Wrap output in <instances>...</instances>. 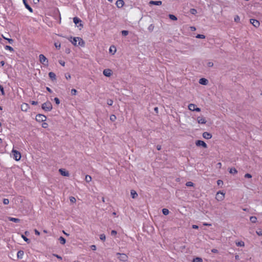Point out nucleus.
<instances>
[{"label":"nucleus","mask_w":262,"mask_h":262,"mask_svg":"<svg viewBox=\"0 0 262 262\" xmlns=\"http://www.w3.org/2000/svg\"><path fill=\"white\" fill-rule=\"evenodd\" d=\"M41 108L45 111H51L52 109V103L50 101H47L42 104Z\"/></svg>","instance_id":"nucleus-1"},{"label":"nucleus","mask_w":262,"mask_h":262,"mask_svg":"<svg viewBox=\"0 0 262 262\" xmlns=\"http://www.w3.org/2000/svg\"><path fill=\"white\" fill-rule=\"evenodd\" d=\"M116 255L118 256V258L120 261L126 262L128 260V256L125 253H117Z\"/></svg>","instance_id":"nucleus-2"},{"label":"nucleus","mask_w":262,"mask_h":262,"mask_svg":"<svg viewBox=\"0 0 262 262\" xmlns=\"http://www.w3.org/2000/svg\"><path fill=\"white\" fill-rule=\"evenodd\" d=\"M12 154L14 159H15L17 161L20 160L21 158V155L18 151L13 149L12 150Z\"/></svg>","instance_id":"nucleus-3"},{"label":"nucleus","mask_w":262,"mask_h":262,"mask_svg":"<svg viewBox=\"0 0 262 262\" xmlns=\"http://www.w3.org/2000/svg\"><path fill=\"white\" fill-rule=\"evenodd\" d=\"M39 59L40 62L45 66H48V60L47 58L43 55L40 54L39 55Z\"/></svg>","instance_id":"nucleus-4"},{"label":"nucleus","mask_w":262,"mask_h":262,"mask_svg":"<svg viewBox=\"0 0 262 262\" xmlns=\"http://www.w3.org/2000/svg\"><path fill=\"white\" fill-rule=\"evenodd\" d=\"M47 117L42 114H37L36 116V120L37 122H41L46 120Z\"/></svg>","instance_id":"nucleus-5"},{"label":"nucleus","mask_w":262,"mask_h":262,"mask_svg":"<svg viewBox=\"0 0 262 262\" xmlns=\"http://www.w3.org/2000/svg\"><path fill=\"white\" fill-rule=\"evenodd\" d=\"M224 198H225V193H224L222 192L221 191H219L217 192V193L216 194L215 198L218 201H221L223 200Z\"/></svg>","instance_id":"nucleus-6"},{"label":"nucleus","mask_w":262,"mask_h":262,"mask_svg":"<svg viewBox=\"0 0 262 262\" xmlns=\"http://www.w3.org/2000/svg\"><path fill=\"white\" fill-rule=\"evenodd\" d=\"M195 145L197 146H202L205 148H207V144L202 140H196L195 141Z\"/></svg>","instance_id":"nucleus-7"},{"label":"nucleus","mask_w":262,"mask_h":262,"mask_svg":"<svg viewBox=\"0 0 262 262\" xmlns=\"http://www.w3.org/2000/svg\"><path fill=\"white\" fill-rule=\"evenodd\" d=\"M250 23L253 25L255 27L257 28L259 26L260 23L258 20L255 19H250Z\"/></svg>","instance_id":"nucleus-8"},{"label":"nucleus","mask_w":262,"mask_h":262,"mask_svg":"<svg viewBox=\"0 0 262 262\" xmlns=\"http://www.w3.org/2000/svg\"><path fill=\"white\" fill-rule=\"evenodd\" d=\"M103 74L106 77H110L112 75V71L109 69H104L103 71Z\"/></svg>","instance_id":"nucleus-9"},{"label":"nucleus","mask_w":262,"mask_h":262,"mask_svg":"<svg viewBox=\"0 0 262 262\" xmlns=\"http://www.w3.org/2000/svg\"><path fill=\"white\" fill-rule=\"evenodd\" d=\"M73 22L76 25L79 24V26H83V25L81 24V20L77 17H75L73 18Z\"/></svg>","instance_id":"nucleus-10"},{"label":"nucleus","mask_w":262,"mask_h":262,"mask_svg":"<svg viewBox=\"0 0 262 262\" xmlns=\"http://www.w3.org/2000/svg\"><path fill=\"white\" fill-rule=\"evenodd\" d=\"M116 5L118 8H121L124 6V2L123 0H118L116 3Z\"/></svg>","instance_id":"nucleus-11"},{"label":"nucleus","mask_w":262,"mask_h":262,"mask_svg":"<svg viewBox=\"0 0 262 262\" xmlns=\"http://www.w3.org/2000/svg\"><path fill=\"white\" fill-rule=\"evenodd\" d=\"M197 121L199 124H205L206 122L205 118L202 117H198L197 118Z\"/></svg>","instance_id":"nucleus-12"},{"label":"nucleus","mask_w":262,"mask_h":262,"mask_svg":"<svg viewBox=\"0 0 262 262\" xmlns=\"http://www.w3.org/2000/svg\"><path fill=\"white\" fill-rule=\"evenodd\" d=\"M203 137L206 139H210L212 138V135L208 132H204L203 133Z\"/></svg>","instance_id":"nucleus-13"},{"label":"nucleus","mask_w":262,"mask_h":262,"mask_svg":"<svg viewBox=\"0 0 262 262\" xmlns=\"http://www.w3.org/2000/svg\"><path fill=\"white\" fill-rule=\"evenodd\" d=\"M208 82V80L204 78H202L199 80V83L202 85H207Z\"/></svg>","instance_id":"nucleus-14"},{"label":"nucleus","mask_w":262,"mask_h":262,"mask_svg":"<svg viewBox=\"0 0 262 262\" xmlns=\"http://www.w3.org/2000/svg\"><path fill=\"white\" fill-rule=\"evenodd\" d=\"M59 171L60 174L63 176H69V173L68 171H66L63 169H60Z\"/></svg>","instance_id":"nucleus-15"},{"label":"nucleus","mask_w":262,"mask_h":262,"mask_svg":"<svg viewBox=\"0 0 262 262\" xmlns=\"http://www.w3.org/2000/svg\"><path fill=\"white\" fill-rule=\"evenodd\" d=\"M24 4L26 7V8L31 12H33V9L32 8L28 5L26 0H23Z\"/></svg>","instance_id":"nucleus-16"},{"label":"nucleus","mask_w":262,"mask_h":262,"mask_svg":"<svg viewBox=\"0 0 262 262\" xmlns=\"http://www.w3.org/2000/svg\"><path fill=\"white\" fill-rule=\"evenodd\" d=\"M149 4L160 6V5H162V1H151L149 2Z\"/></svg>","instance_id":"nucleus-17"},{"label":"nucleus","mask_w":262,"mask_h":262,"mask_svg":"<svg viewBox=\"0 0 262 262\" xmlns=\"http://www.w3.org/2000/svg\"><path fill=\"white\" fill-rule=\"evenodd\" d=\"M49 76L52 80H56V75L54 73L51 72L49 73Z\"/></svg>","instance_id":"nucleus-18"},{"label":"nucleus","mask_w":262,"mask_h":262,"mask_svg":"<svg viewBox=\"0 0 262 262\" xmlns=\"http://www.w3.org/2000/svg\"><path fill=\"white\" fill-rule=\"evenodd\" d=\"M8 220H9V221H12L14 223H19L20 221V219H19L18 218H15V217H9Z\"/></svg>","instance_id":"nucleus-19"},{"label":"nucleus","mask_w":262,"mask_h":262,"mask_svg":"<svg viewBox=\"0 0 262 262\" xmlns=\"http://www.w3.org/2000/svg\"><path fill=\"white\" fill-rule=\"evenodd\" d=\"M29 108L28 104L27 103H24L21 106V109L23 111L26 112Z\"/></svg>","instance_id":"nucleus-20"},{"label":"nucleus","mask_w":262,"mask_h":262,"mask_svg":"<svg viewBox=\"0 0 262 262\" xmlns=\"http://www.w3.org/2000/svg\"><path fill=\"white\" fill-rule=\"evenodd\" d=\"M196 107V105L194 104H189L188 105V109L191 111H194V109Z\"/></svg>","instance_id":"nucleus-21"},{"label":"nucleus","mask_w":262,"mask_h":262,"mask_svg":"<svg viewBox=\"0 0 262 262\" xmlns=\"http://www.w3.org/2000/svg\"><path fill=\"white\" fill-rule=\"evenodd\" d=\"M72 40H71V42L74 45V46H77V42L78 41L79 37H73L71 38Z\"/></svg>","instance_id":"nucleus-22"},{"label":"nucleus","mask_w":262,"mask_h":262,"mask_svg":"<svg viewBox=\"0 0 262 262\" xmlns=\"http://www.w3.org/2000/svg\"><path fill=\"white\" fill-rule=\"evenodd\" d=\"M24 251L22 250H19L17 252V258L19 259H21L23 258V256L24 255Z\"/></svg>","instance_id":"nucleus-23"},{"label":"nucleus","mask_w":262,"mask_h":262,"mask_svg":"<svg viewBox=\"0 0 262 262\" xmlns=\"http://www.w3.org/2000/svg\"><path fill=\"white\" fill-rule=\"evenodd\" d=\"M130 194L132 195V197L133 198V199H135L136 198H137L138 196V194L136 192V191H135L134 190H132L130 191Z\"/></svg>","instance_id":"nucleus-24"},{"label":"nucleus","mask_w":262,"mask_h":262,"mask_svg":"<svg viewBox=\"0 0 262 262\" xmlns=\"http://www.w3.org/2000/svg\"><path fill=\"white\" fill-rule=\"evenodd\" d=\"M58 240L59 241L60 244H62V245L65 244L66 242V239L63 237H62V236H60Z\"/></svg>","instance_id":"nucleus-25"},{"label":"nucleus","mask_w":262,"mask_h":262,"mask_svg":"<svg viewBox=\"0 0 262 262\" xmlns=\"http://www.w3.org/2000/svg\"><path fill=\"white\" fill-rule=\"evenodd\" d=\"M236 245L237 246L239 247H244L245 246V243L243 241H239L235 243Z\"/></svg>","instance_id":"nucleus-26"},{"label":"nucleus","mask_w":262,"mask_h":262,"mask_svg":"<svg viewBox=\"0 0 262 262\" xmlns=\"http://www.w3.org/2000/svg\"><path fill=\"white\" fill-rule=\"evenodd\" d=\"M84 43H84V41L81 38L79 37V39L78 40V43L77 46L79 45L81 47H83L84 46Z\"/></svg>","instance_id":"nucleus-27"},{"label":"nucleus","mask_w":262,"mask_h":262,"mask_svg":"<svg viewBox=\"0 0 262 262\" xmlns=\"http://www.w3.org/2000/svg\"><path fill=\"white\" fill-rule=\"evenodd\" d=\"M229 172L234 174L237 173V170L235 168H231L229 170Z\"/></svg>","instance_id":"nucleus-28"},{"label":"nucleus","mask_w":262,"mask_h":262,"mask_svg":"<svg viewBox=\"0 0 262 262\" xmlns=\"http://www.w3.org/2000/svg\"><path fill=\"white\" fill-rule=\"evenodd\" d=\"M5 49L6 50H9L11 52H13L14 49L12 47L10 46L6 45L5 46Z\"/></svg>","instance_id":"nucleus-29"},{"label":"nucleus","mask_w":262,"mask_h":262,"mask_svg":"<svg viewBox=\"0 0 262 262\" xmlns=\"http://www.w3.org/2000/svg\"><path fill=\"white\" fill-rule=\"evenodd\" d=\"M92 180V178L89 175H86L85 176V181L88 182V183H89L90 181H91Z\"/></svg>","instance_id":"nucleus-30"},{"label":"nucleus","mask_w":262,"mask_h":262,"mask_svg":"<svg viewBox=\"0 0 262 262\" xmlns=\"http://www.w3.org/2000/svg\"><path fill=\"white\" fill-rule=\"evenodd\" d=\"M193 262H203V260L201 257H195L193 258Z\"/></svg>","instance_id":"nucleus-31"},{"label":"nucleus","mask_w":262,"mask_h":262,"mask_svg":"<svg viewBox=\"0 0 262 262\" xmlns=\"http://www.w3.org/2000/svg\"><path fill=\"white\" fill-rule=\"evenodd\" d=\"M250 220L252 223H255L257 221V218L255 216H252L250 217Z\"/></svg>","instance_id":"nucleus-32"},{"label":"nucleus","mask_w":262,"mask_h":262,"mask_svg":"<svg viewBox=\"0 0 262 262\" xmlns=\"http://www.w3.org/2000/svg\"><path fill=\"white\" fill-rule=\"evenodd\" d=\"M162 213L164 215H168L169 213V211L168 210V209H166V208H163L162 209Z\"/></svg>","instance_id":"nucleus-33"},{"label":"nucleus","mask_w":262,"mask_h":262,"mask_svg":"<svg viewBox=\"0 0 262 262\" xmlns=\"http://www.w3.org/2000/svg\"><path fill=\"white\" fill-rule=\"evenodd\" d=\"M154 28H155V26L153 24H151L148 27V30L150 32H151L154 29Z\"/></svg>","instance_id":"nucleus-34"},{"label":"nucleus","mask_w":262,"mask_h":262,"mask_svg":"<svg viewBox=\"0 0 262 262\" xmlns=\"http://www.w3.org/2000/svg\"><path fill=\"white\" fill-rule=\"evenodd\" d=\"M169 18L172 20H177V17L173 14H169Z\"/></svg>","instance_id":"nucleus-35"},{"label":"nucleus","mask_w":262,"mask_h":262,"mask_svg":"<svg viewBox=\"0 0 262 262\" xmlns=\"http://www.w3.org/2000/svg\"><path fill=\"white\" fill-rule=\"evenodd\" d=\"M21 237L22 238L24 239V240L27 243H30V239L28 238L26 236H25V235H21Z\"/></svg>","instance_id":"nucleus-36"},{"label":"nucleus","mask_w":262,"mask_h":262,"mask_svg":"<svg viewBox=\"0 0 262 262\" xmlns=\"http://www.w3.org/2000/svg\"><path fill=\"white\" fill-rule=\"evenodd\" d=\"M190 12L191 14L195 15L197 13V10L195 9L191 8L190 10Z\"/></svg>","instance_id":"nucleus-37"},{"label":"nucleus","mask_w":262,"mask_h":262,"mask_svg":"<svg viewBox=\"0 0 262 262\" xmlns=\"http://www.w3.org/2000/svg\"><path fill=\"white\" fill-rule=\"evenodd\" d=\"M116 117L115 115H111L110 116V120L111 121L114 122L116 120Z\"/></svg>","instance_id":"nucleus-38"},{"label":"nucleus","mask_w":262,"mask_h":262,"mask_svg":"<svg viewBox=\"0 0 262 262\" xmlns=\"http://www.w3.org/2000/svg\"><path fill=\"white\" fill-rule=\"evenodd\" d=\"M54 46L56 49H59L60 48V43L59 42H56L54 43Z\"/></svg>","instance_id":"nucleus-39"},{"label":"nucleus","mask_w":262,"mask_h":262,"mask_svg":"<svg viewBox=\"0 0 262 262\" xmlns=\"http://www.w3.org/2000/svg\"><path fill=\"white\" fill-rule=\"evenodd\" d=\"M107 104L110 106L112 105L113 104V100L112 99H107Z\"/></svg>","instance_id":"nucleus-40"},{"label":"nucleus","mask_w":262,"mask_h":262,"mask_svg":"<svg viewBox=\"0 0 262 262\" xmlns=\"http://www.w3.org/2000/svg\"><path fill=\"white\" fill-rule=\"evenodd\" d=\"M105 235L104 234H101L100 235V239L102 241H104L105 240Z\"/></svg>","instance_id":"nucleus-41"},{"label":"nucleus","mask_w":262,"mask_h":262,"mask_svg":"<svg viewBox=\"0 0 262 262\" xmlns=\"http://www.w3.org/2000/svg\"><path fill=\"white\" fill-rule=\"evenodd\" d=\"M196 38H201V39H204L205 38V36L203 34H198L196 36Z\"/></svg>","instance_id":"nucleus-42"},{"label":"nucleus","mask_w":262,"mask_h":262,"mask_svg":"<svg viewBox=\"0 0 262 262\" xmlns=\"http://www.w3.org/2000/svg\"><path fill=\"white\" fill-rule=\"evenodd\" d=\"M121 33L123 36H125L128 34V31L126 30H123L122 31Z\"/></svg>","instance_id":"nucleus-43"},{"label":"nucleus","mask_w":262,"mask_h":262,"mask_svg":"<svg viewBox=\"0 0 262 262\" xmlns=\"http://www.w3.org/2000/svg\"><path fill=\"white\" fill-rule=\"evenodd\" d=\"M193 183L192 182L189 181L186 182V185L188 187H191L193 186Z\"/></svg>","instance_id":"nucleus-44"},{"label":"nucleus","mask_w":262,"mask_h":262,"mask_svg":"<svg viewBox=\"0 0 262 262\" xmlns=\"http://www.w3.org/2000/svg\"><path fill=\"white\" fill-rule=\"evenodd\" d=\"M0 91L1 92V93H2V95H5V92H4V88H3V86L2 85H0Z\"/></svg>","instance_id":"nucleus-45"},{"label":"nucleus","mask_w":262,"mask_h":262,"mask_svg":"<svg viewBox=\"0 0 262 262\" xmlns=\"http://www.w3.org/2000/svg\"><path fill=\"white\" fill-rule=\"evenodd\" d=\"M3 202L5 205H8L9 203V201L8 199H4Z\"/></svg>","instance_id":"nucleus-46"},{"label":"nucleus","mask_w":262,"mask_h":262,"mask_svg":"<svg viewBox=\"0 0 262 262\" xmlns=\"http://www.w3.org/2000/svg\"><path fill=\"white\" fill-rule=\"evenodd\" d=\"M217 184L219 186H222L223 185V181L221 180H218L217 181Z\"/></svg>","instance_id":"nucleus-47"},{"label":"nucleus","mask_w":262,"mask_h":262,"mask_svg":"<svg viewBox=\"0 0 262 262\" xmlns=\"http://www.w3.org/2000/svg\"><path fill=\"white\" fill-rule=\"evenodd\" d=\"M77 93V90L75 89H73L71 90V94L72 95H76Z\"/></svg>","instance_id":"nucleus-48"},{"label":"nucleus","mask_w":262,"mask_h":262,"mask_svg":"<svg viewBox=\"0 0 262 262\" xmlns=\"http://www.w3.org/2000/svg\"><path fill=\"white\" fill-rule=\"evenodd\" d=\"M41 126L42 127L44 128H46L48 127V124L46 122H43L42 124H41Z\"/></svg>","instance_id":"nucleus-49"},{"label":"nucleus","mask_w":262,"mask_h":262,"mask_svg":"<svg viewBox=\"0 0 262 262\" xmlns=\"http://www.w3.org/2000/svg\"><path fill=\"white\" fill-rule=\"evenodd\" d=\"M54 101L55 102L56 104H59L60 103V100L57 97H55L54 99Z\"/></svg>","instance_id":"nucleus-50"},{"label":"nucleus","mask_w":262,"mask_h":262,"mask_svg":"<svg viewBox=\"0 0 262 262\" xmlns=\"http://www.w3.org/2000/svg\"><path fill=\"white\" fill-rule=\"evenodd\" d=\"M240 20V18L238 15H236L234 17V21L235 22H238Z\"/></svg>","instance_id":"nucleus-51"},{"label":"nucleus","mask_w":262,"mask_h":262,"mask_svg":"<svg viewBox=\"0 0 262 262\" xmlns=\"http://www.w3.org/2000/svg\"><path fill=\"white\" fill-rule=\"evenodd\" d=\"M70 200L72 203H75L76 202V199L73 196L70 197Z\"/></svg>","instance_id":"nucleus-52"},{"label":"nucleus","mask_w":262,"mask_h":262,"mask_svg":"<svg viewBox=\"0 0 262 262\" xmlns=\"http://www.w3.org/2000/svg\"><path fill=\"white\" fill-rule=\"evenodd\" d=\"M245 178H252V175L250 173H246L245 174Z\"/></svg>","instance_id":"nucleus-53"},{"label":"nucleus","mask_w":262,"mask_h":262,"mask_svg":"<svg viewBox=\"0 0 262 262\" xmlns=\"http://www.w3.org/2000/svg\"><path fill=\"white\" fill-rule=\"evenodd\" d=\"M117 232L116 230H112V231H111V235L112 236L116 235L117 234Z\"/></svg>","instance_id":"nucleus-54"},{"label":"nucleus","mask_w":262,"mask_h":262,"mask_svg":"<svg viewBox=\"0 0 262 262\" xmlns=\"http://www.w3.org/2000/svg\"><path fill=\"white\" fill-rule=\"evenodd\" d=\"M53 255L54 256H55V257H57L58 259H60V260H61V259H62V257H61L60 256H59V255H57V254H53Z\"/></svg>","instance_id":"nucleus-55"},{"label":"nucleus","mask_w":262,"mask_h":262,"mask_svg":"<svg viewBox=\"0 0 262 262\" xmlns=\"http://www.w3.org/2000/svg\"><path fill=\"white\" fill-rule=\"evenodd\" d=\"M5 38L8 41L9 43L12 44L14 41L11 38Z\"/></svg>","instance_id":"nucleus-56"},{"label":"nucleus","mask_w":262,"mask_h":262,"mask_svg":"<svg viewBox=\"0 0 262 262\" xmlns=\"http://www.w3.org/2000/svg\"><path fill=\"white\" fill-rule=\"evenodd\" d=\"M59 63L63 67L65 66V62L63 60H59Z\"/></svg>","instance_id":"nucleus-57"},{"label":"nucleus","mask_w":262,"mask_h":262,"mask_svg":"<svg viewBox=\"0 0 262 262\" xmlns=\"http://www.w3.org/2000/svg\"><path fill=\"white\" fill-rule=\"evenodd\" d=\"M207 66L209 67H212L213 66V63L212 62L209 61L207 63Z\"/></svg>","instance_id":"nucleus-58"},{"label":"nucleus","mask_w":262,"mask_h":262,"mask_svg":"<svg viewBox=\"0 0 262 262\" xmlns=\"http://www.w3.org/2000/svg\"><path fill=\"white\" fill-rule=\"evenodd\" d=\"M91 248L92 250L95 251L96 250V246L95 245H93L91 246Z\"/></svg>","instance_id":"nucleus-59"},{"label":"nucleus","mask_w":262,"mask_h":262,"mask_svg":"<svg viewBox=\"0 0 262 262\" xmlns=\"http://www.w3.org/2000/svg\"><path fill=\"white\" fill-rule=\"evenodd\" d=\"M34 232H35V234L37 235H40V232L37 229L34 230Z\"/></svg>","instance_id":"nucleus-60"},{"label":"nucleus","mask_w":262,"mask_h":262,"mask_svg":"<svg viewBox=\"0 0 262 262\" xmlns=\"http://www.w3.org/2000/svg\"><path fill=\"white\" fill-rule=\"evenodd\" d=\"M211 252L214 253H216L218 252V250L216 249H212L211 250Z\"/></svg>","instance_id":"nucleus-61"},{"label":"nucleus","mask_w":262,"mask_h":262,"mask_svg":"<svg viewBox=\"0 0 262 262\" xmlns=\"http://www.w3.org/2000/svg\"><path fill=\"white\" fill-rule=\"evenodd\" d=\"M31 104L33 105H37L38 104V102L37 101H32L31 102Z\"/></svg>","instance_id":"nucleus-62"},{"label":"nucleus","mask_w":262,"mask_h":262,"mask_svg":"<svg viewBox=\"0 0 262 262\" xmlns=\"http://www.w3.org/2000/svg\"><path fill=\"white\" fill-rule=\"evenodd\" d=\"M192 227L193 229H197L199 228V226L198 225H193Z\"/></svg>","instance_id":"nucleus-63"},{"label":"nucleus","mask_w":262,"mask_h":262,"mask_svg":"<svg viewBox=\"0 0 262 262\" xmlns=\"http://www.w3.org/2000/svg\"><path fill=\"white\" fill-rule=\"evenodd\" d=\"M256 233L258 235H262V230H259L258 231H256Z\"/></svg>","instance_id":"nucleus-64"}]
</instances>
